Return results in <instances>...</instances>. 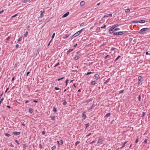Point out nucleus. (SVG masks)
Instances as JSON below:
<instances>
[{"mask_svg":"<svg viewBox=\"0 0 150 150\" xmlns=\"http://www.w3.org/2000/svg\"><path fill=\"white\" fill-rule=\"evenodd\" d=\"M149 28H145L142 29L139 32V33L141 34H143L145 33V32Z\"/></svg>","mask_w":150,"mask_h":150,"instance_id":"f257e3e1","label":"nucleus"},{"mask_svg":"<svg viewBox=\"0 0 150 150\" xmlns=\"http://www.w3.org/2000/svg\"><path fill=\"white\" fill-rule=\"evenodd\" d=\"M138 84H139L140 83L143 81V77L142 76H139L138 78Z\"/></svg>","mask_w":150,"mask_h":150,"instance_id":"f03ea898","label":"nucleus"},{"mask_svg":"<svg viewBox=\"0 0 150 150\" xmlns=\"http://www.w3.org/2000/svg\"><path fill=\"white\" fill-rule=\"evenodd\" d=\"M124 34V32L122 31H120L119 32H115L114 35H123Z\"/></svg>","mask_w":150,"mask_h":150,"instance_id":"7ed1b4c3","label":"nucleus"},{"mask_svg":"<svg viewBox=\"0 0 150 150\" xmlns=\"http://www.w3.org/2000/svg\"><path fill=\"white\" fill-rule=\"evenodd\" d=\"M113 30L114 29L111 27L109 29V32L110 33H112L113 35H114V33L115 32V30Z\"/></svg>","mask_w":150,"mask_h":150,"instance_id":"20e7f679","label":"nucleus"},{"mask_svg":"<svg viewBox=\"0 0 150 150\" xmlns=\"http://www.w3.org/2000/svg\"><path fill=\"white\" fill-rule=\"evenodd\" d=\"M79 34H80L79 33V32L78 31L76 33L74 34L72 36V37H73V38H75V37H76V36H77L79 35Z\"/></svg>","mask_w":150,"mask_h":150,"instance_id":"39448f33","label":"nucleus"},{"mask_svg":"<svg viewBox=\"0 0 150 150\" xmlns=\"http://www.w3.org/2000/svg\"><path fill=\"white\" fill-rule=\"evenodd\" d=\"M85 112H84L82 114V117L83 119V120L86 119V116L85 114Z\"/></svg>","mask_w":150,"mask_h":150,"instance_id":"423d86ee","label":"nucleus"},{"mask_svg":"<svg viewBox=\"0 0 150 150\" xmlns=\"http://www.w3.org/2000/svg\"><path fill=\"white\" fill-rule=\"evenodd\" d=\"M112 16V14L111 13H110L109 14H107V15H104L103 16V18H105L106 17H108L109 16Z\"/></svg>","mask_w":150,"mask_h":150,"instance_id":"0eeeda50","label":"nucleus"},{"mask_svg":"<svg viewBox=\"0 0 150 150\" xmlns=\"http://www.w3.org/2000/svg\"><path fill=\"white\" fill-rule=\"evenodd\" d=\"M69 12H67L65 14L63 15L62 17V18H64L66 17L67 16L69 15Z\"/></svg>","mask_w":150,"mask_h":150,"instance_id":"6e6552de","label":"nucleus"},{"mask_svg":"<svg viewBox=\"0 0 150 150\" xmlns=\"http://www.w3.org/2000/svg\"><path fill=\"white\" fill-rule=\"evenodd\" d=\"M99 76V75L98 74H96L94 75V77L95 78V79H96V80H97L98 79V77Z\"/></svg>","mask_w":150,"mask_h":150,"instance_id":"1a4fd4ad","label":"nucleus"},{"mask_svg":"<svg viewBox=\"0 0 150 150\" xmlns=\"http://www.w3.org/2000/svg\"><path fill=\"white\" fill-rule=\"evenodd\" d=\"M20 134V132H13V134H14L16 135H19Z\"/></svg>","mask_w":150,"mask_h":150,"instance_id":"9d476101","label":"nucleus"},{"mask_svg":"<svg viewBox=\"0 0 150 150\" xmlns=\"http://www.w3.org/2000/svg\"><path fill=\"white\" fill-rule=\"evenodd\" d=\"M96 83V81H92L91 82L90 84L91 85H93L95 84Z\"/></svg>","mask_w":150,"mask_h":150,"instance_id":"9b49d317","label":"nucleus"},{"mask_svg":"<svg viewBox=\"0 0 150 150\" xmlns=\"http://www.w3.org/2000/svg\"><path fill=\"white\" fill-rule=\"evenodd\" d=\"M119 26V25L118 24H115L113 26H112V27H111L112 28L114 29H115L116 27H118Z\"/></svg>","mask_w":150,"mask_h":150,"instance_id":"f8f14e48","label":"nucleus"},{"mask_svg":"<svg viewBox=\"0 0 150 150\" xmlns=\"http://www.w3.org/2000/svg\"><path fill=\"white\" fill-rule=\"evenodd\" d=\"M40 12L41 13L40 15V17L42 18L43 16V13L45 12V11H40Z\"/></svg>","mask_w":150,"mask_h":150,"instance_id":"ddd939ff","label":"nucleus"},{"mask_svg":"<svg viewBox=\"0 0 150 150\" xmlns=\"http://www.w3.org/2000/svg\"><path fill=\"white\" fill-rule=\"evenodd\" d=\"M69 36V35L67 34L66 35H64L63 37V39H65V38H67Z\"/></svg>","mask_w":150,"mask_h":150,"instance_id":"4468645a","label":"nucleus"},{"mask_svg":"<svg viewBox=\"0 0 150 150\" xmlns=\"http://www.w3.org/2000/svg\"><path fill=\"white\" fill-rule=\"evenodd\" d=\"M127 141H126L123 144V145L122 146H121V147H120V148L121 149H122V148H123L125 145L127 143Z\"/></svg>","mask_w":150,"mask_h":150,"instance_id":"2eb2a0df","label":"nucleus"},{"mask_svg":"<svg viewBox=\"0 0 150 150\" xmlns=\"http://www.w3.org/2000/svg\"><path fill=\"white\" fill-rule=\"evenodd\" d=\"M80 58L79 57L76 56L74 57V59L75 60H77V59H79Z\"/></svg>","mask_w":150,"mask_h":150,"instance_id":"dca6fc26","label":"nucleus"},{"mask_svg":"<svg viewBox=\"0 0 150 150\" xmlns=\"http://www.w3.org/2000/svg\"><path fill=\"white\" fill-rule=\"evenodd\" d=\"M85 4V2L84 1H81L80 3V5L83 6Z\"/></svg>","mask_w":150,"mask_h":150,"instance_id":"f3484780","label":"nucleus"},{"mask_svg":"<svg viewBox=\"0 0 150 150\" xmlns=\"http://www.w3.org/2000/svg\"><path fill=\"white\" fill-rule=\"evenodd\" d=\"M145 22V21L144 20H142L139 21V23H144Z\"/></svg>","mask_w":150,"mask_h":150,"instance_id":"a211bd4d","label":"nucleus"},{"mask_svg":"<svg viewBox=\"0 0 150 150\" xmlns=\"http://www.w3.org/2000/svg\"><path fill=\"white\" fill-rule=\"evenodd\" d=\"M29 112L30 113H32L33 112V110L31 108H29L28 110Z\"/></svg>","mask_w":150,"mask_h":150,"instance_id":"6ab92c4d","label":"nucleus"},{"mask_svg":"<svg viewBox=\"0 0 150 150\" xmlns=\"http://www.w3.org/2000/svg\"><path fill=\"white\" fill-rule=\"evenodd\" d=\"M63 102L62 103V104L63 105H65L67 104V102L66 100H64L62 101Z\"/></svg>","mask_w":150,"mask_h":150,"instance_id":"aec40b11","label":"nucleus"},{"mask_svg":"<svg viewBox=\"0 0 150 150\" xmlns=\"http://www.w3.org/2000/svg\"><path fill=\"white\" fill-rule=\"evenodd\" d=\"M52 111L54 112L55 113L57 112V110L55 107H53V109Z\"/></svg>","mask_w":150,"mask_h":150,"instance_id":"412c9836","label":"nucleus"},{"mask_svg":"<svg viewBox=\"0 0 150 150\" xmlns=\"http://www.w3.org/2000/svg\"><path fill=\"white\" fill-rule=\"evenodd\" d=\"M73 50L72 49H70L69 50H68L67 52V54H69L70 52H72Z\"/></svg>","mask_w":150,"mask_h":150,"instance_id":"4be33fe9","label":"nucleus"},{"mask_svg":"<svg viewBox=\"0 0 150 150\" xmlns=\"http://www.w3.org/2000/svg\"><path fill=\"white\" fill-rule=\"evenodd\" d=\"M28 32L26 31L25 33L24 34V37H27L28 34Z\"/></svg>","mask_w":150,"mask_h":150,"instance_id":"5701e85b","label":"nucleus"},{"mask_svg":"<svg viewBox=\"0 0 150 150\" xmlns=\"http://www.w3.org/2000/svg\"><path fill=\"white\" fill-rule=\"evenodd\" d=\"M110 115L111 114L110 113H108L106 114V115L105 116V117H108L110 116Z\"/></svg>","mask_w":150,"mask_h":150,"instance_id":"b1692460","label":"nucleus"},{"mask_svg":"<svg viewBox=\"0 0 150 150\" xmlns=\"http://www.w3.org/2000/svg\"><path fill=\"white\" fill-rule=\"evenodd\" d=\"M4 100V98H1V99L0 100V105L1 106V103H2V101L3 100Z\"/></svg>","mask_w":150,"mask_h":150,"instance_id":"393cba45","label":"nucleus"},{"mask_svg":"<svg viewBox=\"0 0 150 150\" xmlns=\"http://www.w3.org/2000/svg\"><path fill=\"white\" fill-rule=\"evenodd\" d=\"M4 134H5V135H6V136L8 137H9L11 136V135L10 134H8V133H5Z\"/></svg>","mask_w":150,"mask_h":150,"instance_id":"a878e982","label":"nucleus"},{"mask_svg":"<svg viewBox=\"0 0 150 150\" xmlns=\"http://www.w3.org/2000/svg\"><path fill=\"white\" fill-rule=\"evenodd\" d=\"M125 12L126 13H128L130 11V9L129 8H127L125 10Z\"/></svg>","mask_w":150,"mask_h":150,"instance_id":"bb28decb","label":"nucleus"},{"mask_svg":"<svg viewBox=\"0 0 150 150\" xmlns=\"http://www.w3.org/2000/svg\"><path fill=\"white\" fill-rule=\"evenodd\" d=\"M147 142V139H146L144 140V142H142V144L144 143V144H146Z\"/></svg>","mask_w":150,"mask_h":150,"instance_id":"cd10ccee","label":"nucleus"},{"mask_svg":"<svg viewBox=\"0 0 150 150\" xmlns=\"http://www.w3.org/2000/svg\"><path fill=\"white\" fill-rule=\"evenodd\" d=\"M120 55H119L117 56V58L115 60V61L116 62L117 60L120 57Z\"/></svg>","mask_w":150,"mask_h":150,"instance_id":"c85d7f7f","label":"nucleus"},{"mask_svg":"<svg viewBox=\"0 0 150 150\" xmlns=\"http://www.w3.org/2000/svg\"><path fill=\"white\" fill-rule=\"evenodd\" d=\"M86 128V129L89 126V124L88 123H87L85 125Z\"/></svg>","mask_w":150,"mask_h":150,"instance_id":"c756f323","label":"nucleus"},{"mask_svg":"<svg viewBox=\"0 0 150 150\" xmlns=\"http://www.w3.org/2000/svg\"><path fill=\"white\" fill-rule=\"evenodd\" d=\"M102 141V139L100 138H99L98 142V143H99L101 142Z\"/></svg>","mask_w":150,"mask_h":150,"instance_id":"7c9ffc66","label":"nucleus"},{"mask_svg":"<svg viewBox=\"0 0 150 150\" xmlns=\"http://www.w3.org/2000/svg\"><path fill=\"white\" fill-rule=\"evenodd\" d=\"M92 73L91 72H88V73H87V74H85V76L88 75L89 74H92Z\"/></svg>","mask_w":150,"mask_h":150,"instance_id":"2f4dec72","label":"nucleus"},{"mask_svg":"<svg viewBox=\"0 0 150 150\" xmlns=\"http://www.w3.org/2000/svg\"><path fill=\"white\" fill-rule=\"evenodd\" d=\"M133 23H139V21H133Z\"/></svg>","mask_w":150,"mask_h":150,"instance_id":"473e14b6","label":"nucleus"},{"mask_svg":"<svg viewBox=\"0 0 150 150\" xmlns=\"http://www.w3.org/2000/svg\"><path fill=\"white\" fill-rule=\"evenodd\" d=\"M120 30V28H116L114 29V30H115V31L119 30Z\"/></svg>","mask_w":150,"mask_h":150,"instance_id":"72a5a7b5","label":"nucleus"},{"mask_svg":"<svg viewBox=\"0 0 150 150\" xmlns=\"http://www.w3.org/2000/svg\"><path fill=\"white\" fill-rule=\"evenodd\" d=\"M51 118L53 120H55V116H52L51 117Z\"/></svg>","mask_w":150,"mask_h":150,"instance_id":"f704fd0d","label":"nucleus"},{"mask_svg":"<svg viewBox=\"0 0 150 150\" xmlns=\"http://www.w3.org/2000/svg\"><path fill=\"white\" fill-rule=\"evenodd\" d=\"M59 65V62H58L56 65L54 66V67H56Z\"/></svg>","mask_w":150,"mask_h":150,"instance_id":"c9c22d12","label":"nucleus"},{"mask_svg":"<svg viewBox=\"0 0 150 150\" xmlns=\"http://www.w3.org/2000/svg\"><path fill=\"white\" fill-rule=\"evenodd\" d=\"M110 57H109V55H107V56H106L105 57H104V58L105 59H106L107 58H109Z\"/></svg>","mask_w":150,"mask_h":150,"instance_id":"e433bc0d","label":"nucleus"},{"mask_svg":"<svg viewBox=\"0 0 150 150\" xmlns=\"http://www.w3.org/2000/svg\"><path fill=\"white\" fill-rule=\"evenodd\" d=\"M79 143V141L76 142L75 143V146H77V145Z\"/></svg>","mask_w":150,"mask_h":150,"instance_id":"4c0bfd02","label":"nucleus"},{"mask_svg":"<svg viewBox=\"0 0 150 150\" xmlns=\"http://www.w3.org/2000/svg\"><path fill=\"white\" fill-rule=\"evenodd\" d=\"M84 25H85V23L84 22H83V23H81L80 24V26H83Z\"/></svg>","mask_w":150,"mask_h":150,"instance_id":"58836bf2","label":"nucleus"},{"mask_svg":"<svg viewBox=\"0 0 150 150\" xmlns=\"http://www.w3.org/2000/svg\"><path fill=\"white\" fill-rule=\"evenodd\" d=\"M95 106V105H94V104H93L92 105L91 107V109H92Z\"/></svg>","mask_w":150,"mask_h":150,"instance_id":"ea45409f","label":"nucleus"},{"mask_svg":"<svg viewBox=\"0 0 150 150\" xmlns=\"http://www.w3.org/2000/svg\"><path fill=\"white\" fill-rule=\"evenodd\" d=\"M56 147L55 146H52V147L51 149L52 150H53L55 149H56Z\"/></svg>","mask_w":150,"mask_h":150,"instance_id":"a19ab883","label":"nucleus"},{"mask_svg":"<svg viewBox=\"0 0 150 150\" xmlns=\"http://www.w3.org/2000/svg\"><path fill=\"white\" fill-rule=\"evenodd\" d=\"M64 78V77H62V78H61L58 79H57V80L59 81L60 80H62V79H63Z\"/></svg>","mask_w":150,"mask_h":150,"instance_id":"79ce46f5","label":"nucleus"},{"mask_svg":"<svg viewBox=\"0 0 150 150\" xmlns=\"http://www.w3.org/2000/svg\"><path fill=\"white\" fill-rule=\"evenodd\" d=\"M22 37H20L18 40V42H19L21 41L22 40Z\"/></svg>","mask_w":150,"mask_h":150,"instance_id":"37998d69","label":"nucleus"},{"mask_svg":"<svg viewBox=\"0 0 150 150\" xmlns=\"http://www.w3.org/2000/svg\"><path fill=\"white\" fill-rule=\"evenodd\" d=\"M141 96L140 95L139 96V101H141Z\"/></svg>","mask_w":150,"mask_h":150,"instance_id":"c03bdc74","label":"nucleus"},{"mask_svg":"<svg viewBox=\"0 0 150 150\" xmlns=\"http://www.w3.org/2000/svg\"><path fill=\"white\" fill-rule=\"evenodd\" d=\"M54 36H55V33H54L53 34L52 36V37H51L53 39L54 38Z\"/></svg>","mask_w":150,"mask_h":150,"instance_id":"a18cd8bd","label":"nucleus"},{"mask_svg":"<svg viewBox=\"0 0 150 150\" xmlns=\"http://www.w3.org/2000/svg\"><path fill=\"white\" fill-rule=\"evenodd\" d=\"M106 27V25H104L103 26H101L100 28H105Z\"/></svg>","mask_w":150,"mask_h":150,"instance_id":"49530a36","label":"nucleus"},{"mask_svg":"<svg viewBox=\"0 0 150 150\" xmlns=\"http://www.w3.org/2000/svg\"><path fill=\"white\" fill-rule=\"evenodd\" d=\"M18 14H16L15 15L11 16V18H14L17 16Z\"/></svg>","mask_w":150,"mask_h":150,"instance_id":"de8ad7c7","label":"nucleus"},{"mask_svg":"<svg viewBox=\"0 0 150 150\" xmlns=\"http://www.w3.org/2000/svg\"><path fill=\"white\" fill-rule=\"evenodd\" d=\"M124 91V90H121V91H119V94H121V93H122Z\"/></svg>","mask_w":150,"mask_h":150,"instance_id":"09e8293b","label":"nucleus"},{"mask_svg":"<svg viewBox=\"0 0 150 150\" xmlns=\"http://www.w3.org/2000/svg\"><path fill=\"white\" fill-rule=\"evenodd\" d=\"M68 81V79H67L65 82L66 83V86H67V84Z\"/></svg>","mask_w":150,"mask_h":150,"instance_id":"8fccbe9b","label":"nucleus"},{"mask_svg":"<svg viewBox=\"0 0 150 150\" xmlns=\"http://www.w3.org/2000/svg\"><path fill=\"white\" fill-rule=\"evenodd\" d=\"M91 134H92L91 133H90L89 134H87V135H86V137H88V136H89L90 135H91Z\"/></svg>","mask_w":150,"mask_h":150,"instance_id":"3c124183","label":"nucleus"},{"mask_svg":"<svg viewBox=\"0 0 150 150\" xmlns=\"http://www.w3.org/2000/svg\"><path fill=\"white\" fill-rule=\"evenodd\" d=\"M15 142H16L17 143V144H18V145H19V142H18V140H15Z\"/></svg>","mask_w":150,"mask_h":150,"instance_id":"603ef678","label":"nucleus"},{"mask_svg":"<svg viewBox=\"0 0 150 150\" xmlns=\"http://www.w3.org/2000/svg\"><path fill=\"white\" fill-rule=\"evenodd\" d=\"M54 89L56 90H59L60 89L59 88H58V87H55L54 88Z\"/></svg>","mask_w":150,"mask_h":150,"instance_id":"864d4df0","label":"nucleus"},{"mask_svg":"<svg viewBox=\"0 0 150 150\" xmlns=\"http://www.w3.org/2000/svg\"><path fill=\"white\" fill-rule=\"evenodd\" d=\"M19 46V45L18 44H17L16 45V47L17 48H18Z\"/></svg>","mask_w":150,"mask_h":150,"instance_id":"5fc2aeb1","label":"nucleus"},{"mask_svg":"<svg viewBox=\"0 0 150 150\" xmlns=\"http://www.w3.org/2000/svg\"><path fill=\"white\" fill-rule=\"evenodd\" d=\"M115 49H116V48H114V47H113L112 48H111V50H112V51H113V50H114Z\"/></svg>","mask_w":150,"mask_h":150,"instance_id":"6e6d98bb","label":"nucleus"},{"mask_svg":"<svg viewBox=\"0 0 150 150\" xmlns=\"http://www.w3.org/2000/svg\"><path fill=\"white\" fill-rule=\"evenodd\" d=\"M60 143H61V145H62L63 144V140L62 139H61L60 140Z\"/></svg>","mask_w":150,"mask_h":150,"instance_id":"4d7b16f0","label":"nucleus"},{"mask_svg":"<svg viewBox=\"0 0 150 150\" xmlns=\"http://www.w3.org/2000/svg\"><path fill=\"white\" fill-rule=\"evenodd\" d=\"M100 27H97L96 29V30H98L100 29Z\"/></svg>","mask_w":150,"mask_h":150,"instance_id":"13d9d810","label":"nucleus"},{"mask_svg":"<svg viewBox=\"0 0 150 150\" xmlns=\"http://www.w3.org/2000/svg\"><path fill=\"white\" fill-rule=\"evenodd\" d=\"M45 131H42V134L43 135H45Z\"/></svg>","mask_w":150,"mask_h":150,"instance_id":"bf43d9fd","label":"nucleus"},{"mask_svg":"<svg viewBox=\"0 0 150 150\" xmlns=\"http://www.w3.org/2000/svg\"><path fill=\"white\" fill-rule=\"evenodd\" d=\"M77 44H75L73 46V47H76V46H77Z\"/></svg>","mask_w":150,"mask_h":150,"instance_id":"052dcab7","label":"nucleus"},{"mask_svg":"<svg viewBox=\"0 0 150 150\" xmlns=\"http://www.w3.org/2000/svg\"><path fill=\"white\" fill-rule=\"evenodd\" d=\"M10 38V36H8L7 37V38L6 40H9V39Z\"/></svg>","mask_w":150,"mask_h":150,"instance_id":"680f3d73","label":"nucleus"},{"mask_svg":"<svg viewBox=\"0 0 150 150\" xmlns=\"http://www.w3.org/2000/svg\"><path fill=\"white\" fill-rule=\"evenodd\" d=\"M52 40L51 39L50 40V42H49V43L48 44L47 46H49L50 44V43L51 42Z\"/></svg>","mask_w":150,"mask_h":150,"instance_id":"e2e57ef3","label":"nucleus"},{"mask_svg":"<svg viewBox=\"0 0 150 150\" xmlns=\"http://www.w3.org/2000/svg\"><path fill=\"white\" fill-rule=\"evenodd\" d=\"M95 141H93L92 142H91L90 143V144H93L94 143H95Z\"/></svg>","mask_w":150,"mask_h":150,"instance_id":"0e129e2a","label":"nucleus"},{"mask_svg":"<svg viewBox=\"0 0 150 150\" xmlns=\"http://www.w3.org/2000/svg\"><path fill=\"white\" fill-rule=\"evenodd\" d=\"M28 0H24L23 2L24 3H26L27 2Z\"/></svg>","mask_w":150,"mask_h":150,"instance_id":"69168bd1","label":"nucleus"},{"mask_svg":"<svg viewBox=\"0 0 150 150\" xmlns=\"http://www.w3.org/2000/svg\"><path fill=\"white\" fill-rule=\"evenodd\" d=\"M138 139H137L136 140V142H135V143H137L138 142Z\"/></svg>","mask_w":150,"mask_h":150,"instance_id":"338daca9","label":"nucleus"},{"mask_svg":"<svg viewBox=\"0 0 150 150\" xmlns=\"http://www.w3.org/2000/svg\"><path fill=\"white\" fill-rule=\"evenodd\" d=\"M146 55H150V54L148 52H146Z\"/></svg>","mask_w":150,"mask_h":150,"instance_id":"774afa93","label":"nucleus"}]
</instances>
